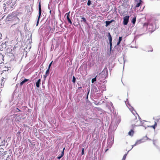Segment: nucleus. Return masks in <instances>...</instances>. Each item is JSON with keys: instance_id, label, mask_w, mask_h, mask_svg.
<instances>
[{"instance_id": "f257e3e1", "label": "nucleus", "mask_w": 160, "mask_h": 160, "mask_svg": "<svg viewBox=\"0 0 160 160\" xmlns=\"http://www.w3.org/2000/svg\"><path fill=\"white\" fill-rule=\"evenodd\" d=\"M131 122L132 127L140 126L143 125V121H141L139 118L138 119L136 116L134 114H132L131 117Z\"/></svg>"}, {"instance_id": "f03ea898", "label": "nucleus", "mask_w": 160, "mask_h": 160, "mask_svg": "<svg viewBox=\"0 0 160 160\" xmlns=\"http://www.w3.org/2000/svg\"><path fill=\"white\" fill-rule=\"evenodd\" d=\"M143 26H147V28L149 32H153L155 30V27L153 24L151 23L147 24L144 23Z\"/></svg>"}, {"instance_id": "7ed1b4c3", "label": "nucleus", "mask_w": 160, "mask_h": 160, "mask_svg": "<svg viewBox=\"0 0 160 160\" xmlns=\"http://www.w3.org/2000/svg\"><path fill=\"white\" fill-rule=\"evenodd\" d=\"M129 16H126L123 17V23L124 25H126L128 24L129 21Z\"/></svg>"}, {"instance_id": "20e7f679", "label": "nucleus", "mask_w": 160, "mask_h": 160, "mask_svg": "<svg viewBox=\"0 0 160 160\" xmlns=\"http://www.w3.org/2000/svg\"><path fill=\"white\" fill-rule=\"evenodd\" d=\"M38 9H39V15L38 21H37V25H36L37 26L38 24L39 19L40 18V16H41V12H42V10H41L40 2L39 3V5H38Z\"/></svg>"}, {"instance_id": "39448f33", "label": "nucleus", "mask_w": 160, "mask_h": 160, "mask_svg": "<svg viewBox=\"0 0 160 160\" xmlns=\"http://www.w3.org/2000/svg\"><path fill=\"white\" fill-rule=\"evenodd\" d=\"M2 145H0V155H2L4 156L6 154V152H4V149L1 147Z\"/></svg>"}, {"instance_id": "423d86ee", "label": "nucleus", "mask_w": 160, "mask_h": 160, "mask_svg": "<svg viewBox=\"0 0 160 160\" xmlns=\"http://www.w3.org/2000/svg\"><path fill=\"white\" fill-rule=\"evenodd\" d=\"M135 2H137V3L136 4L135 7V8H137L139 7L141 4V2H142V1L141 0H140L138 1V0H135Z\"/></svg>"}, {"instance_id": "0eeeda50", "label": "nucleus", "mask_w": 160, "mask_h": 160, "mask_svg": "<svg viewBox=\"0 0 160 160\" xmlns=\"http://www.w3.org/2000/svg\"><path fill=\"white\" fill-rule=\"evenodd\" d=\"M115 21V20L113 19H112L110 21H106L105 22L106 25L105 26L107 27L112 22Z\"/></svg>"}, {"instance_id": "6e6552de", "label": "nucleus", "mask_w": 160, "mask_h": 160, "mask_svg": "<svg viewBox=\"0 0 160 160\" xmlns=\"http://www.w3.org/2000/svg\"><path fill=\"white\" fill-rule=\"evenodd\" d=\"M66 15H67V18L68 20V22L71 24H72V22L71 21V20L70 18H69V13H66Z\"/></svg>"}, {"instance_id": "1a4fd4ad", "label": "nucleus", "mask_w": 160, "mask_h": 160, "mask_svg": "<svg viewBox=\"0 0 160 160\" xmlns=\"http://www.w3.org/2000/svg\"><path fill=\"white\" fill-rule=\"evenodd\" d=\"M142 140L141 139V140L137 141L136 142L135 144H134L133 145H132V148H133L134 146H136L137 145H138L141 143L142 142Z\"/></svg>"}, {"instance_id": "9d476101", "label": "nucleus", "mask_w": 160, "mask_h": 160, "mask_svg": "<svg viewBox=\"0 0 160 160\" xmlns=\"http://www.w3.org/2000/svg\"><path fill=\"white\" fill-rule=\"evenodd\" d=\"M41 80L40 79H39L36 83V86L37 88H39L40 86V82Z\"/></svg>"}, {"instance_id": "9b49d317", "label": "nucleus", "mask_w": 160, "mask_h": 160, "mask_svg": "<svg viewBox=\"0 0 160 160\" xmlns=\"http://www.w3.org/2000/svg\"><path fill=\"white\" fill-rule=\"evenodd\" d=\"M28 80H29L28 79H25L24 80L20 82V86H22L24 83L28 81Z\"/></svg>"}, {"instance_id": "f8f14e48", "label": "nucleus", "mask_w": 160, "mask_h": 160, "mask_svg": "<svg viewBox=\"0 0 160 160\" xmlns=\"http://www.w3.org/2000/svg\"><path fill=\"white\" fill-rule=\"evenodd\" d=\"M79 17L81 19H82V20H81V22H84L85 23H87V21L82 16H80Z\"/></svg>"}, {"instance_id": "ddd939ff", "label": "nucleus", "mask_w": 160, "mask_h": 160, "mask_svg": "<svg viewBox=\"0 0 160 160\" xmlns=\"http://www.w3.org/2000/svg\"><path fill=\"white\" fill-rule=\"evenodd\" d=\"M65 149V148H64L63 149V151H62V153H61V155L59 156H58V157H57V158L58 159H60L64 155V150Z\"/></svg>"}, {"instance_id": "4468645a", "label": "nucleus", "mask_w": 160, "mask_h": 160, "mask_svg": "<svg viewBox=\"0 0 160 160\" xmlns=\"http://www.w3.org/2000/svg\"><path fill=\"white\" fill-rule=\"evenodd\" d=\"M108 38L109 39V42H112V36L109 32L108 33Z\"/></svg>"}, {"instance_id": "2eb2a0df", "label": "nucleus", "mask_w": 160, "mask_h": 160, "mask_svg": "<svg viewBox=\"0 0 160 160\" xmlns=\"http://www.w3.org/2000/svg\"><path fill=\"white\" fill-rule=\"evenodd\" d=\"M134 131L133 130H131L128 133V135L130 136H132L134 133Z\"/></svg>"}, {"instance_id": "dca6fc26", "label": "nucleus", "mask_w": 160, "mask_h": 160, "mask_svg": "<svg viewBox=\"0 0 160 160\" xmlns=\"http://www.w3.org/2000/svg\"><path fill=\"white\" fill-rule=\"evenodd\" d=\"M136 21V17H135L133 18L131 21L132 22L133 24H134Z\"/></svg>"}, {"instance_id": "f3484780", "label": "nucleus", "mask_w": 160, "mask_h": 160, "mask_svg": "<svg viewBox=\"0 0 160 160\" xmlns=\"http://www.w3.org/2000/svg\"><path fill=\"white\" fill-rule=\"evenodd\" d=\"M97 77V75L94 78L92 79V82L93 83L94 82L96 81V78Z\"/></svg>"}, {"instance_id": "a211bd4d", "label": "nucleus", "mask_w": 160, "mask_h": 160, "mask_svg": "<svg viewBox=\"0 0 160 160\" xmlns=\"http://www.w3.org/2000/svg\"><path fill=\"white\" fill-rule=\"evenodd\" d=\"M157 123L156 122H155V123L153 125H152V126H151V127L153 128L154 129L155 128V127L157 126Z\"/></svg>"}, {"instance_id": "6ab92c4d", "label": "nucleus", "mask_w": 160, "mask_h": 160, "mask_svg": "<svg viewBox=\"0 0 160 160\" xmlns=\"http://www.w3.org/2000/svg\"><path fill=\"white\" fill-rule=\"evenodd\" d=\"M49 69H48L46 72L45 74L48 75H49Z\"/></svg>"}, {"instance_id": "aec40b11", "label": "nucleus", "mask_w": 160, "mask_h": 160, "mask_svg": "<svg viewBox=\"0 0 160 160\" xmlns=\"http://www.w3.org/2000/svg\"><path fill=\"white\" fill-rule=\"evenodd\" d=\"M72 82L74 83L76 82V78L74 76H73V77Z\"/></svg>"}, {"instance_id": "412c9836", "label": "nucleus", "mask_w": 160, "mask_h": 160, "mask_svg": "<svg viewBox=\"0 0 160 160\" xmlns=\"http://www.w3.org/2000/svg\"><path fill=\"white\" fill-rule=\"evenodd\" d=\"M91 1L90 0H88L87 2V5L88 6H90L91 4Z\"/></svg>"}, {"instance_id": "4be33fe9", "label": "nucleus", "mask_w": 160, "mask_h": 160, "mask_svg": "<svg viewBox=\"0 0 160 160\" xmlns=\"http://www.w3.org/2000/svg\"><path fill=\"white\" fill-rule=\"evenodd\" d=\"M127 154H125L123 156V157L122 160H125Z\"/></svg>"}, {"instance_id": "5701e85b", "label": "nucleus", "mask_w": 160, "mask_h": 160, "mask_svg": "<svg viewBox=\"0 0 160 160\" xmlns=\"http://www.w3.org/2000/svg\"><path fill=\"white\" fill-rule=\"evenodd\" d=\"M87 90L88 91V93H87V98L88 99V94L89 93V91H90V88H89L88 89V88H87Z\"/></svg>"}, {"instance_id": "b1692460", "label": "nucleus", "mask_w": 160, "mask_h": 160, "mask_svg": "<svg viewBox=\"0 0 160 160\" xmlns=\"http://www.w3.org/2000/svg\"><path fill=\"white\" fill-rule=\"evenodd\" d=\"M109 43H110V49L111 50L112 49V42H109Z\"/></svg>"}, {"instance_id": "393cba45", "label": "nucleus", "mask_w": 160, "mask_h": 160, "mask_svg": "<svg viewBox=\"0 0 160 160\" xmlns=\"http://www.w3.org/2000/svg\"><path fill=\"white\" fill-rule=\"evenodd\" d=\"M52 61L49 64L48 66V69H50V67L52 65Z\"/></svg>"}, {"instance_id": "a878e982", "label": "nucleus", "mask_w": 160, "mask_h": 160, "mask_svg": "<svg viewBox=\"0 0 160 160\" xmlns=\"http://www.w3.org/2000/svg\"><path fill=\"white\" fill-rule=\"evenodd\" d=\"M122 37H119V38L118 41L121 42V41L122 40Z\"/></svg>"}, {"instance_id": "bb28decb", "label": "nucleus", "mask_w": 160, "mask_h": 160, "mask_svg": "<svg viewBox=\"0 0 160 160\" xmlns=\"http://www.w3.org/2000/svg\"><path fill=\"white\" fill-rule=\"evenodd\" d=\"M81 153H82V155H83L84 154V148H82Z\"/></svg>"}, {"instance_id": "cd10ccee", "label": "nucleus", "mask_w": 160, "mask_h": 160, "mask_svg": "<svg viewBox=\"0 0 160 160\" xmlns=\"http://www.w3.org/2000/svg\"><path fill=\"white\" fill-rule=\"evenodd\" d=\"M156 141L155 140H153V143L154 145H156V144H155V143L156 142Z\"/></svg>"}, {"instance_id": "c85d7f7f", "label": "nucleus", "mask_w": 160, "mask_h": 160, "mask_svg": "<svg viewBox=\"0 0 160 160\" xmlns=\"http://www.w3.org/2000/svg\"><path fill=\"white\" fill-rule=\"evenodd\" d=\"M48 76V75L45 74V75H44L43 77H44V78L45 79Z\"/></svg>"}, {"instance_id": "c756f323", "label": "nucleus", "mask_w": 160, "mask_h": 160, "mask_svg": "<svg viewBox=\"0 0 160 160\" xmlns=\"http://www.w3.org/2000/svg\"><path fill=\"white\" fill-rule=\"evenodd\" d=\"M4 79H5V78H4L3 77H2V79H1L2 81L3 82L4 81Z\"/></svg>"}, {"instance_id": "7c9ffc66", "label": "nucleus", "mask_w": 160, "mask_h": 160, "mask_svg": "<svg viewBox=\"0 0 160 160\" xmlns=\"http://www.w3.org/2000/svg\"><path fill=\"white\" fill-rule=\"evenodd\" d=\"M120 42H119V41H118V42L117 43V45H119L120 43Z\"/></svg>"}, {"instance_id": "2f4dec72", "label": "nucleus", "mask_w": 160, "mask_h": 160, "mask_svg": "<svg viewBox=\"0 0 160 160\" xmlns=\"http://www.w3.org/2000/svg\"><path fill=\"white\" fill-rule=\"evenodd\" d=\"M17 109H18V112H19V111H20V110L18 108H17Z\"/></svg>"}, {"instance_id": "473e14b6", "label": "nucleus", "mask_w": 160, "mask_h": 160, "mask_svg": "<svg viewBox=\"0 0 160 160\" xmlns=\"http://www.w3.org/2000/svg\"><path fill=\"white\" fill-rule=\"evenodd\" d=\"M81 88H82L81 87L78 88V89H81Z\"/></svg>"}, {"instance_id": "72a5a7b5", "label": "nucleus", "mask_w": 160, "mask_h": 160, "mask_svg": "<svg viewBox=\"0 0 160 160\" xmlns=\"http://www.w3.org/2000/svg\"><path fill=\"white\" fill-rule=\"evenodd\" d=\"M108 150V149H107L105 151V152H107Z\"/></svg>"}, {"instance_id": "f704fd0d", "label": "nucleus", "mask_w": 160, "mask_h": 160, "mask_svg": "<svg viewBox=\"0 0 160 160\" xmlns=\"http://www.w3.org/2000/svg\"><path fill=\"white\" fill-rule=\"evenodd\" d=\"M50 13L51 14V10H50Z\"/></svg>"}, {"instance_id": "c9c22d12", "label": "nucleus", "mask_w": 160, "mask_h": 160, "mask_svg": "<svg viewBox=\"0 0 160 160\" xmlns=\"http://www.w3.org/2000/svg\"><path fill=\"white\" fill-rule=\"evenodd\" d=\"M150 51H152V49L151 50H150Z\"/></svg>"}]
</instances>
